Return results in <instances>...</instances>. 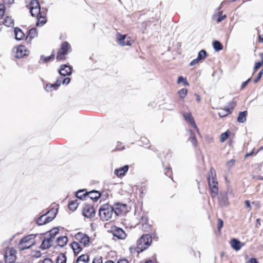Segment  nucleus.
<instances>
[{
	"label": "nucleus",
	"mask_w": 263,
	"mask_h": 263,
	"mask_svg": "<svg viewBox=\"0 0 263 263\" xmlns=\"http://www.w3.org/2000/svg\"><path fill=\"white\" fill-rule=\"evenodd\" d=\"M30 12L32 16L36 17V26H42L46 22L45 14L41 11V7L37 0H31L29 5Z\"/></svg>",
	"instance_id": "f257e3e1"
},
{
	"label": "nucleus",
	"mask_w": 263,
	"mask_h": 263,
	"mask_svg": "<svg viewBox=\"0 0 263 263\" xmlns=\"http://www.w3.org/2000/svg\"><path fill=\"white\" fill-rule=\"evenodd\" d=\"M152 242V237L149 234L143 235L137 241V247H130V252L139 253L149 246Z\"/></svg>",
	"instance_id": "f03ea898"
},
{
	"label": "nucleus",
	"mask_w": 263,
	"mask_h": 263,
	"mask_svg": "<svg viewBox=\"0 0 263 263\" xmlns=\"http://www.w3.org/2000/svg\"><path fill=\"white\" fill-rule=\"evenodd\" d=\"M208 183L212 196L213 197H215L218 193V181L216 178V172L213 168H211L210 170L208 177Z\"/></svg>",
	"instance_id": "7ed1b4c3"
},
{
	"label": "nucleus",
	"mask_w": 263,
	"mask_h": 263,
	"mask_svg": "<svg viewBox=\"0 0 263 263\" xmlns=\"http://www.w3.org/2000/svg\"><path fill=\"white\" fill-rule=\"evenodd\" d=\"M114 213V208L108 204L102 205L99 209V215L101 219L103 221L110 220Z\"/></svg>",
	"instance_id": "20e7f679"
},
{
	"label": "nucleus",
	"mask_w": 263,
	"mask_h": 263,
	"mask_svg": "<svg viewBox=\"0 0 263 263\" xmlns=\"http://www.w3.org/2000/svg\"><path fill=\"white\" fill-rule=\"evenodd\" d=\"M35 235H30L23 238L18 244V248L21 250L29 249L35 243Z\"/></svg>",
	"instance_id": "39448f33"
},
{
	"label": "nucleus",
	"mask_w": 263,
	"mask_h": 263,
	"mask_svg": "<svg viewBox=\"0 0 263 263\" xmlns=\"http://www.w3.org/2000/svg\"><path fill=\"white\" fill-rule=\"evenodd\" d=\"M12 52L14 56L16 58H22L25 56L28 55L29 53V51L23 45L14 47Z\"/></svg>",
	"instance_id": "423d86ee"
},
{
	"label": "nucleus",
	"mask_w": 263,
	"mask_h": 263,
	"mask_svg": "<svg viewBox=\"0 0 263 263\" xmlns=\"http://www.w3.org/2000/svg\"><path fill=\"white\" fill-rule=\"evenodd\" d=\"M70 49V46L69 44L67 42H64L62 45L61 48H60L57 55V59L58 60H62L65 59V55L67 54L69 50Z\"/></svg>",
	"instance_id": "0eeeda50"
},
{
	"label": "nucleus",
	"mask_w": 263,
	"mask_h": 263,
	"mask_svg": "<svg viewBox=\"0 0 263 263\" xmlns=\"http://www.w3.org/2000/svg\"><path fill=\"white\" fill-rule=\"evenodd\" d=\"M75 239L83 247L87 246L90 242L89 237L86 234L81 232H79L76 235Z\"/></svg>",
	"instance_id": "6e6552de"
},
{
	"label": "nucleus",
	"mask_w": 263,
	"mask_h": 263,
	"mask_svg": "<svg viewBox=\"0 0 263 263\" xmlns=\"http://www.w3.org/2000/svg\"><path fill=\"white\" fill-rule=\"evenodd\" d=\"M183 116L184 120L189 124L197 132L198 135H200V132L198 128L197 127L195 121L191 113L190 112H183Z\"/></svg>",
	"instance_id": "1a4fd4ad"
},
{
	"label": "nucleus",
	"mask_w": 263,
	"mask_h": 263,
	"mask_svg": "<svg viewBox=\"0 0 263 263\" xmlns=\"http://www.w3.org/2000/svg\"><path fill=\"white\" fill-rule=\"evenodd\" d=\"M15 251L12 249H10L6 251L5 255V263H18L16 262Z\"/></svg>",
	"instance_id": "9d476101"
},
{
	"label": "nucleus",
	"mask_w": 263,
	"mask_h": 263,
	"mask_svg": "<svg viewBox=\"0 0 263 263\" xmlns=\"http://www.w3.org/2000/svg\"><path fill=\"white\" fill-rule=\"evenodd\" d=\"M112 208H114V213L117 216L125 214L128 211L127 206L125 204L117 203Z\"/></svg>",
	"instance_id": "9b49d317"
},
{
	"label": "nucleus",
	"mask_w": 263,
	"mask_h": 263,
	"mask_svg": "<svg viewBox=\"0 0 263 263\" xmlns=\"http://www.w3.org/2000/svg\"><path fill=\"white\" fill-rule=\"evenodd\" d=\"M117 38L118 44L121 46H130L133 43V41L131 38L129 36H127L126 35L118 34Z\"/></svg>",
	"instance_id": "f8f14e48"
},
{
	"label": "nucleus",
	"mask_w": 263,
	"mask_h": 263,
	"mask_svg": "<svg viewBox=\"0 0 263 263\" xmlns=\"http://www.w3.org/2000/svg\"><path fill=\"white\" fill-rule=\"evenodd\" d=\"M83 215L87 218L94 217L95 215V211L93 207L89 204L85 205L83 208Z\"/></svg>",
	"instance_id": "ddd939ff"
},
{
	"label": "nucleus",
	"mask_w": 263,
	"mask_h": 263,
	"mask_svg": "<svg viewBox=\"0 0 263 263\" xmlns=\"http://www.w3.org/2000/svg\"><path fill=\"white\" fill-rule=\"evenodd\" d=\"M220 9L221 7H219L212 15L213 20L216 21L217 23L221 22L227 17L226 14H222V11H220Z\"/></svg>",
	"instance_id": "4468645a"
},
{
	"label": "nucleus",
	"mask_w": 263,
	"mask_h": 263,
	"mask_svg": "<svg viewBox=\"0 0 263 263\" xmlns=\"http://www.w3.org/2000/svg\"><path fill=\"white\" fill-rule=\"evenodd\" d=\"M54 240V239L50 236L45 238L42 241L40 248L42 250H46L49 248L53 245Z\"/></svg>",
	"instance_id": "2eb2a0df"
},
{
	"label": "nucleus",
	"mask_w": 263,
	"mask_h": 263,
	"mask_svg": "<svg viewBox=\"0 0 263 263\" xmlns=\"http://www.w3.org/2000/svg\"><path fill=\"white\" fill-rule=\"evenodd\" d=\"M59 72L61 76H70L72 73V67L67 65H63L59 70Z\"/></svg>",
	"instance_id": "dca6fc26"
},
{
	"label": "nucleus",
	"mask_w": 263,
	"mask_h": 263,
	"mask_svg": "<svg viewBox=\"0 0 263 263\" xmlns=\"http://www.w3.org/2000/svg\"><path fill=\"white\" fill-rule=\"evenodd\" d=\"M113 235L119 239H124L126 237L125 232L120 228H115L112 230Z\"/></svg>",
	"instance_id": "f3484780"
},
{
	"label": "nucleus",
	"mask_w": 263,
	"mask_h": 263,
	"mask_svg": "<svg viewBox=\"0 0 263 263\" xmlns=\"http://www.w3.org/2000/svg\"><path fill=\"white\" fill-rule=\"evenodd\" d=\"M57 212V209H51L45 214V216L44 219H45L46 223L51 221L54 218Z\"/></svg>",
	"instance_id": "a211bd4d"
},
{
	"label": "nucleus",
	"mask_w": 263,
	"mask_h": 263,
	"mask_svg": "<svg viewBox=\"0 0 263 263\" xmlns=\"http://www.w3.org/2000/svg\"><path fill=\"white\" fill-rule=\"evenodd\" d=\"M235 103L231 102L230 103L231 108H224L221 109L218 112V115L220 117H224L231 113V109H232L235 106Z\"/></svg>",
	"instance_id": "6ab92c4d"
},
{
	"label": "nucleus",
	"mask_w": 263,
	"mask_h": 263,
	"mask_svg": "<svg viewBox=\"0 0 263 263\" xmlns=\"http://www.w3.org/2000/svg\"><path fill=\"white\" fill-rule=\"evenodd\" d=\"M128 165H124L123 167H121L115 170V174L118 177L124 176L125 174V173L128 171Z\"/></svg>",
	"instance_id": "aec40b11"
},
{
	"label": "nucleus",
	"mask_w": 263,
	"mask_h": 263,
	"mask_svg": "<svg viewBox=\"0 0 263 263\" xmlns=\"http://www.w3.org/2000/svg\"><path fill=\"white\" fill-rule=\"evenodd\" d=\"M232 248L235 251H239L243 246V244L240 241L235 238H233L231 241Z\"/></svg>",
	"instance_id": "412c9836"
},
{
	"label": "nucleus",
	"mask_w": 263,
	"mask_h": 263,
	"mask_svg": "<svg viewBox=\"0 0 263 263\" xmlns=\"http://www.w3.org/2000/svg\"><path fill=\"white\" fill-rule=\"evenodd\" d=\"M101 194L97 191H92L87 193V198H89L95 201L98 200Z\"/></svg>",
	"instance_id": "4be33fe9"
},
{
	"label": "nucleus",
	"mask_w": 263,
	"mask_h": 263,
	"mask_svg": "<svg viewBox=\"0 0 263 263\" xmlns=\"http://www.w3.org/2000/svg\"><path fill=\"white\" fill-rule=\"evenodd\" d=\"M71 246L75 254H78L82 250L83 247V246L77 241H73Z\"/></svg>",
	"instance_id": "5701e85b"
},
{
	"label": "nucleus",
	"mask_w": 263,
	"mask_h": 263,
	"mask_svg": "<svg viewBox=\"0 0 263 263\" xmlns=\"http://www.w3.org/2000/svg\"><path fill=\"white\" fill-rule=\"evenodd\" d=\"M68 241V238L66 236H61L57 239L58 245L62 248L66 245Z\"/></svg>",
	"instance_id": "b1692460"
},
{
	"label": "nucleus",
	"mask_w": 263,
	"mask_h": 263,
	"mask_svg": "<svg viewBox=\"0 0 263 263\" xmlns=\"http://www.w3.org/2000/svg\"><path fill=\"white\" fill-rule=\"evenodd\" d=\"M219 202L221 206H227L228 204V199L227 194H220L218 197Z\"/></svg>",
	"instance_id": "393cba45"
},
{
	"label": "nucleus",
	"mask_w": 263,
	"mask_h": 263,
	"mask_svg": "<svg viewBox=\"0 0 263 263\" xmlns=\"http://www.w3.org/2000/svg\"><path fill=\"white\" fill-rule=\"evenodd\" d=\"M15 39L17 40H22L25 37V34L23 31L18 28L14 29Z\"/></svg>",
	"instance_id": "a878e982"
},
{
	"label": "nucleus",
	"mask_w": 263,
	"mask_h": 263,
	"mask_svg": "<svg viewBox=\"0 0 263 263\" xmlns=\"http://www.w3.org/2000/svg\"><path fill=\"white\" fill-rule=\"evenodd\" d=\"M60 86V83L56 82L54 84H47L45 87V89L47 91L51 92L53 90H57V88Z\"/></svg>",
	"instance_id": "bb28decb"
},
{
	"label": "nucleus",
	"mask_w": 263,
	"mask_h": 263,
	"mask_svg": "<svg viewBox=\"0 0 263 263\" xmlns=\"http://www.w3.org/2000/svg\"><path fill=\"white\" fill-rule=\"evenodd\" d=\"M189 132H190V137L189 140H190V141L192 142L193 145L194 147H196L198 144V142H197V139L196 138V136L192 130H190Z\"/></svg>",
	"instance_id": "cd10ccee"
},
{
	"label": "nucleus",
	"mask_w": 263,
	"mask_h": 263,
	"mask_svg": "<svg viewBox=\"0 0 263 263\" xmlns=\"http://www.w3.org/2000/svg\"><path fill=\"white\" fill-rule=\"evenodd\" d=\"M247 115V111L240 112L237 117V121L239 123H243L246 120Z\"/></svg>",
	"instance_id": "c85d7f7f"
},
{
	"label": "nucleus",
	"mask_w": 263,
	"mask_h": 263,
	"mask_svg": "<svg viewBox=\"0 0 263 263\" xmlns=\"http://www.w3.org/2000/svg\"><path fill=\"white\" fill-rule=\"evenodd\" d=\"M89 260V256L87 255H82L77 259V263H87Z\"/></svg>",
	"instance_id": "c756f323"
},
{
	"label": "nucleus",
	"mask_w": 263,
	"mask_h": 263,
	"mask_svg": "<svg viewBox=\"0 0 263 263\" xmlns=\"http://www.w3.org/2000/svg\"><path fill=\"white\" fill-rule=\"evenodd\" d=\"M85 190H79L76 193V197L80 199H83L87 198V192L84 193Z\"/></svg>",
	"instance_id": "7c9ffc66"
},
{
	"label": "nucleus",
	"mask_w": 263,
	"mask_h": 263,
	"mask_svg": "<svg viewBox=\"0 0 263 263\" xmlns=\"http://www.w3.org/2000/svg\"><path fill=\"white\" fill-rule=\"evenodd\" d=\"M3 23L7 27L12 26L14 24V20L10 16H7L4 20Z\"/></svg>",
	"instance_id": "2f4dec72"
},
{
	"label": "nucleus",
	"mask_w": 263,
	"mask_h": 263,
	"mask_svg": "<svg viewBox=\"0 0 263 263\" xmlns=\"http://www.w3.org/2000/svg\"><path fill=\"white\" fill-rule=\"evenodd\" d=\"M37 32L36 29L35 28H32L29 30L28 32V35L26 37V40H28L29 38L31 40L32 38H34L35 36L37 35Z\"/></svg>",
	"instance_id": "473e14b6"
},
{
	"label": "nucleus",
	"mask_w": 263,
	"mask_h": 263,
	"mask_svg": "<svg viewBox=\"0 0 263 263\" xmlns=\"http://www.w3.org/2000/svg\"><path fill=\"white\" fill-rule=\"evenodd\" d=\"M213 46L215 51H218L223 48L222 44L217 41H215L213 43Z\"/></svg>",
	"instance_id": "72a5a7b5"
},
{
	"label": "nucleus",
	"mask_w": 263,
	"mask_h": 263,
	"mask_svg": "<svg viewBox=\"0 0 263 263\" xmlns=\"http://www.w3.org/2000/svg\"><path fill=\"white\" fill-rule=\"evenodd\" d=\"M59 229L58 228H54L49 232V236L54 239L55 236L59 233Z\"/></svg>",
	"instance_id": "f704fd0d"
},
{
	"label": "nucleus",
	"mask_w": 263,
	"mask_h": 263,
	"mask_svg": "<svg viewBox=\"0 0 263 263\" xmlns=\"http://www.w3.org/2000/svg\"><path fill=\"white\" fill-rule=\"evenodd\" d=\"M66 257L63 254H60L57 258L56 263H66Z\"/></svg>",
	"instance_id": "c9c22d12"
},
{
	"label": "nucleus",
	"mask_w": 263,
	"mask_h": 263,
	"mask_svg": "<svg viewBox=\"0 0 263 263\" xmlns=\"http://www.w3.org/2000/svg\"><path fill=\"white\" fill-rule=\"evenodd\" d=\"M78 204H79L78 203L77 200L72 201L69 203L68 207L70 210L74 211V210H76V209L77 208V207L78 206Z\"/></svg>",
	"instance_id": "e433bc0d"
},
{
	"label": "nucleus",
	"mask_w": 263,
	"mask_h": 263,
	"mask_svg": "<svg viewBox=\"0 0 263 263\" xmlns=\"http://www.w3.org/2000/svg\"><path fill=\"white\" fill-rule=\"evenodd\" d=\"M206 56V52L204 50H200L198 54L197 59L201 61L205 59Z\"/></svg>",
	"instance_id": "4c0bfd02"
},
{
	"label": "nucleus",
	"mask_w": 263,
	"mask_h": 263,
	"mask_svg": "<svg viewBox=\"0 0 263 263\" xmlns=\"http://www.w3.org/2000/svg\"><path fill=\"white\" fill-rule=\"evenodd\" d=\"M45 216V215H42L41 216H40V217H39L37 219L36 223L38 225L41 226V225L45 224L47 223L45 221V219H44Z\"/></svg>",
	"instance_id": "58836bf2"
},
{
	"label": "nucleus",
	"mask_w": 263,
	"mask_h": 263,
	"mask_svg": "<svg viewBox=\"0 0 263 263\" xmlns=\"http://www.w3.org/2000/svg\"><path fill=\"white\" fill-rule=\"evenodd\" d=\"M187 93V90L185 88H182L180 90L178 93L180 98L183 99L185 97Z\"/></svg>",
	"instance_id": "ea45409f"
},
{
	"label": "nucleus",
	"mask_w": 263,
	"mask_h": 263,
	"mask_svg": "<svg viewBox=\"0 0 263 263\" xmlns=\"http://www.w3.org/2000/svg\"><path fill=\"white\" fill-rule=\"evenodd\" d=\"M229 132H226L222 133L220 136V141L221 142H224L229 137Z\"/></svg>",
	"instance_id": "a19ab883"
},
{
	"label": "nucleus",
	"mask_w": 263,
	"mask_h": 263,
	"mask_svg": "<svg viewBox=\"0 0 263 263\" xmlns=\"http://www.w3.org/2000/svg\"><path fill=\"white\" fill-rule=\"evenodd\" d=\"M181 82H183V84H184V85L185 86H189V83L187 82L186 79H184L183 77H182V76H180L178 78V83H180Z\"/></svg>",
	"instance_id": "79ce46f5"
},
{
	"label": "nucleus",
	"mask_w": 263,
	"mask_h": 263,
	"mask_svg": "<svg viewBox=\"0 0 263 263\" xmlns=\"http://www.w3.org/2000/svg\"><path fill=\"white\" fill-rule=\"evenodd\" d=\"M261 65H262V63H261L260 62H256L255 63V66L254 67V72H253V73L254 72H255L260 67Z\"/></svg>",
	"instance_id": "37998d69"
},
{
	"label": "nucleus",
	"mask_w": 263,
	"mask_h": 263,
	"mask_svg": "<svg viewBox=\"0 0 263 263\" xmlns=\"http://www.w3.org/2000/svg\"><path fill=\"white\" fill-rule=\"evenodd\" d=\"M262 74H263V68L258 73L257 77L254 79V83H256L260 80Z\"/></svg>",
	"instance_id": "c03bdc74"
},
{
	"label": "nucleus",
	"mask_w": 263,
	"mask_h": 263,
	"mask_svg": "<svg viewBox=\"0 0 263 263\" xmlns=\"http://www.w3.org/2000/svg\"><path fill=\"white\" fill-rule=\"evenodd\" d=\"M5 12V6L4 4H0V18H1Z\"/></svg>",
	"instance_id": "a18cd8bd"
},
{
	"label": "nucleus",
	"mask_w": 263,
	"mask_h": 263,
	"mask_svg": "<svg viewBox=\"0 0 263 263\" xmlns=\"http://www.w3.org/2000/svg\"><path fill=\"white\" fill-rule=\"evenodd\" d=\"M200 61L197 58L193 60V61H192L190 63V66H194L196 64H197Z\"/></svg>",
	"instance_id": "49530a36"
},
{
	"label": "nucleus",
	"mask_w": 263,
	"mask_h": 263,
	"mask_svg": "<svg viewBox=\"0 0 263 263\" xmlns=\"http://www.w3.org/2000/svg\"><path fill=\"white\" fill-rule=\"evenodd\" d=\"M251 78L248 79L246 81L243 82L241 86V89H243L250 82Z\"/></svg>",
	"instance_id": "de8ad7c7"
},
{
	"label": "nucleus",
	"mask_w": 263,
	"mask_h": 263,
	"mask_svg": "<svg viewBox=\"0 0 263 263\" xmlns=\"http://www.w3.org/2000/svg\"><path fill=\"white\" fill-rule=\"evenodd\" d=\"M70 81V79L69 78L67 77V78H64L62 80V83L63 84L67 85L69 83Z\"/></svg>",
	"instance_id": "09e8293b"
},
{
	"label": "nucleus",
	"mask_w": 263,
	"mask_h": 263,
	"mask_svg": "<svg viewBox=\"0 0 263 263\" xmlns=\"http://www.w3.org/2000/svg\"><path fill=\"white\" fill-rule=\"evenodd\" d=\"M3 2L5 4L10 5L14 3V0H3Z\"/></svg>",
	"instance_id": "8fccbe9b"
},
{
	"label": "nucleus",
	"mask_w": 263,
	"mask_h": 263,
	"mask_svg": "<svg viewBox=\"0 0 263 263\" xmlns=\"http://www.w3.org/2000/svg\"><path fill=\"white\" fill-rule=\"evenodd\" d=\"M218 228L220 230L221 228L223 227V221L221 219H218Z\"/></svg>",
	"instance_id": "3c124183"
},
{
	"label": "nucleus",
	"mask_w": 263,
	"mask_h": 263,
	"mask_svg": "<svg viewBox=\"0 0 263 263\" xmlns=\"http://www.w3.org/2000/svg\"><path fill=\"white\" fill-rule=\"evenodd\" d=\"M234 162L235 161L232 159L231 160L228 162L227 165L230 168H231L234 165Z\"/></svg>",
	"instance_id": "603ef678"
},
{
	"label": "nucleus",
	"mask_w": 263,
	"mask_h": 263,
	"mask_svg": "<svg viewBox=\"0 0 263 263\" xmlns=\"http://www.w3.org/2000/svg\"><path fill=\"white\" fill-rule=\"evenodd\" d=\"M53 58V55H50L44 58V61L45 62L49 61L51 59Z\"/></svg>",
	"instance_id": "864d4df0"
},
{
	"label": "nucleus",
	"mask_w": 263,
	"mask_h": 263,
	"mask_svg": "<svg viewBox=\"0 0 263 263\" xmlns=\"http://www.w3.org/2000/svg\"><path fill=\"white\" fill-rule=\"evenodd\" d=\"M248 263H258V261L255 258H251L249 260Z\"/></svg>",
	"instance_id": "5fc2aeb1"
},
{
	"label": "nucleus",
	"mask_w": 263,
	"mask_h": 263,
	"mask_svg": "<svg viewBox=\"0 0 263 263\" xmlns=\"http://www.w3.org/2000/svg\"><path fill=\"white\" fill-rule=\"evenodd\" d=\"M42 263H52V261L51 259L49 258H46L43 260Z\"/></svg>",
	"instance_id": "6e6d98bb"
},
{
	"label": "nucleus",
	"mask_w": 263,
	"mask_h": 263,
	"mask_svg": "<svg viewBox=\"0 0 263 263\" xmlns=\"http://www.w3.org/2000/svg\"><path fill=\"white\" fill-rule=\"evenodd\" d=\"M118 263H128V261L127 260L125 259H120L118 261Z\"/></svg>",
	"instance_id": "4d7b16f0"
},
{
	"label": "nucleus",
	"mask_w": 263,
	"mask_h": 263,
	"mask_svg": "<svg viewBox=\"0 0 263 263\" xmlns=\"http://www.w3.org/2000/svg\"><path fill=\"white\" fill-rule=\"evenodd\" d=\"M165 174L166 175L168 176H170L171 175V169H170L169 168H168L167 169V171H166L165 172Z\"/></svg>",
	"instance_id": "13d9d810"
},
{
	"label": "nucleus",
	"mask_w": 263,
	"mask_h": 263,
	"mask_svg": "<svg viewBox=\"0 0 263 263\" xmlns=\"http://www.w3.org/2000/svg\"><path fill=\"white\" fill-rule=\"evenodd\" d=\"M245 204H246V206L248 208H251L250 202V201L249 200H246L245 201Z\"/></svg>",
	"instance_id": "bf43d9fd"
},
{
	"label": "nucleus",
	"mask_w": 263,
	"mask_h": 263,
	"mask_svg": "<svg viewBox=\"0 0 263 263\" xmlns=\"http://www.w3.org/2000/svg\"><path fill=\"white\" fill-rule=\"evenodd\" d=\"M258 41L260 43H263V37H262L260 35H259Z\"/></svg>",
	"instance_id": "052dcab7"
},
{
	"label": "nucleus",
	"mask_w": 263,
	"mask_h": 263,
	"mask_svg": "<svg viewBox=\"0 0 263 263\" xmlns=\"http://www.w3.org/2000/svg\"><path fill=\"white\" fill-rule=\"evenodd\" d=\"M92 263H96L95 261L93 260ZM98 263H99V262H98ZM105 263H114V262L112 260H108V261H106Z\"/></svg>",
	"instance_id": "680f3d73"
},
{
	"label": "nucleus",
	"mask_w": 263,
	"mask_h": 263,
	"mask_svg": "<svg viewBox=\"0 0 263 263\" xmlns=\"http://www.w3.org/2000/svg\"><path fill=\"white\" fill-rule=\"evenodd\" d=\"M260 57L261 58V61L260 62L262 63V65H263V52L260 54Z\"/></svg>",
	"instance_id": "e2e57ef3"
},
{
	"label": "nucleus",
	"mask_w": 263,
	"mask_h": 263,
	"mask_svg": "<svg viewBox=\"0 0 263 263\" xmlns=\"http://www.w3.org/2000/svg\"><path fill=\"white\" fill-rule=\"evenodd\" d=\"M41 253L40 252H37L36 253V256L37 257H40V256H41Z\"/></svg>",
	"instance_id": "0e129e2a"
},
{
	"label": "nucleus",
	"mask_w": 263,
	"mask_h": 263,
	"mask_svg": "<svg viewBox=\"0 0 263 263\" xmlns=\"http://www.w3.org/2000/svg\"><path fill=\"white\" fill-rule=\"evenodd\" d=\"M58 81L60 83V84H61L62 80L60 79H58L56 82H58Z\"/></svg>",
	"instance_id": "69168bd1"
},
{
	"label": "nucleus",
	"mask_w": 263,
	"mask_h": 263,
	"mask_svg": "<svg viewBox=\"0 0 263 263\" xmlns=\"http://www.w3.org/2000/svg\"><path fill=\"white\" fill-rule=\"evenodd\" d=\"M259 221H260V219H257V222L258 223L260 224Z\"/></svg>",
	"instance_id": "338daca9"
},
{
	"label": "nucleus",
	"mask_w": 263,
	"mask_h": 263,
	"mask_svg": "<svg viewBox=\"0 0 263 263\" xmlns=\"http://www.w3.org/2000/svg\"><path fill=\"white\" fill-rule=\"evenodd\" d=\"M259 179L263 180V177H259Z\"/></svg>",
	"instance_id": "774afa93"
}]
</instances>
